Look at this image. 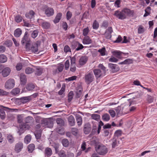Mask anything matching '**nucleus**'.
Masks as SVG:
<instances>
[{
	"instance_id": "nucleus-1",
	"label": "nucleus",
	"mask_w": 157,
	"mask_h": 157,
	"mask_svg": "<svg viewBox=\"0 0 157 157\" xmlns=\"http://www.w3.org/2000/svg\"><path fill=\"white\" fill-rule=\"evenodd\" d=\"M25 123L22 124L20 128L25 130L29 129L34 122L33 117L31 116H28L24 119Z\"/></svg>"
},
{
	"instance_id": "nucleus-2",
	"label": "nucleus",
	"mask_w": 157,
	"mask_h": 157,
	"mask_svg": "<svg viewBox=\"0 0 157 157\" xmlns=\"http://www.w3.org/2000/svg\"><path fill=\"white\" fill-rule=\"evenodd\" d=\"M96 150L99 155H104L106 154L108 151L107 148L103 144L99 145L95 147Z\"/></svg>"
},
{
	"instance_id": "nucleus-3",
	"label": "nucleus",
	"mask_w": 157,
	"mask_h": 157,
	"mask_svg": "<svg viewBox=\"0 0 157 157\" xmlns=\"http://www.w3.org/2000/svg\"><path fill=\"white\" fill-rule=\"evenodd\" d=\"M84 78L86 83L87 84H89L94 81V78L93 73L90 72H88L85 75Z\"/></svg>"
},
{
	"instance_id": "nucleus-4",
	"label": "nucleus",
	"mask_w": 157,
	"mask_h": 157,
	"mask_svg": "<svg viewBox=\"0 0 157 157\" xmlns=\"http://www.w3.org/2000/svg\"><path fill=\"white\" fill-rule=\"evenodd\" d=\"M15 81L13 79H9L5 82L4 87L7 89H10L13 88L15 86Z\"/></svg>"
},
{
	"instance_id": "nucleus-5",
	"label": "nucleus",
	"mask_w": 157,
	"mask_h": 157,
	"mask_svg": "<svg viewBox=\"0 0 157 157\" xmlns=\"http://www.w3.org/2000/svg\"><path fill=\"white\" fill-rule=\"evenodd\" d=\"M37 22L40 25H41L42 27L44 29H48L49 28L50 26V24L49 23L44 21L42 19H38Z\"/></svg>"
},
{
	"instance_id": "nucleus-6",
	"label": "nucleus",
	"mask_w": 157,
	"mask_h": 157,
	"mask_svg": "<svg viewBox=\"0 0 157 157\" xmlns=\"http://www.w3.org/2000/svg\"><path fill=\"white\" fill-rule=\"evenodd\" d=\"M113 54L115 56L119 58H121L123 56L128 54V53H124L120 51L116 50L112 52Z\"/></svg>"
},
{
	"instance_id": "nucleus-7",
	"label": "nucleus",
	"mask_w": 157,
	"mask_h": 157,
	"mask_svg": "<svg viewBox=\"0 0 157 157\" xmlns=\"http://www.w3.org/2000/svg\"><path fill=\"white\" fill-rule=\"evenodd\" d=\"M93 72L96 78L97 79L98 78L102 77L104 75V74L105 73L102 72L99 69H95L94 70Z\"/></svg>"
},
{
	"instance_id": "nucleus-8",
	"label": "nucleus",
	"mask_w": 157,
	"mask_h": 157,
	"mask_svg": "<svg viewBox=\"0 0 157 157\" xmlns=\"http://www.w3.org/2000/svg\"><path fill=\"white\" fill-rule=\"evenodd\" d=\"M123 13L124 15L125 18H126L127 16H133L134 12L133 10H131L130 9L127 8L124 9L122 10Z\"/></svg>"
},
{
	"instance_id": "nucleus-9",
	"label": "nucleus",
	"mask_w": 157,
	"mask_h": 157,
	"mask_svg": "<svg viewBox=\"0 0 157 157\" xmlns=\"http://www.w3.org/2000/svg\"><path fill=\"white\" fill-rule=\"evenodd\" d=\"M23 147V144L21 142L17 143L15 145L14 150L17 153L20 152Z\"/></svg>"
},
{
	"instance_id": "nucleus-10",
	"label": "nucleus",
	"mask_w": 157,
	"mask_h": 157,
	"mask_svg": "<svg viewBox=\"0 0 157 157\" xmlns=\"http://www.w3.org/2000/svg\"><path fill=\"white\" fill-rule=\"evenodd\" d=\"M114 15L120 19L122 20L125 19L124 15L123 13L122 10L121 11H120L119 10L116 11L115 12Z\"/></svg>"
},
{
	"instance_id": "nucleus-11",
	"label": "nucleus",
	"mask_w": 157,
	"mask_h": 157,
	"mask_svg": "<svg viewBox=\"0 0 157 157\" xmlns=\"http://www.w3.org/2000/svg\"><path fill=\"white\" fill-rule=\"evenodd\" d=\"M108 66L113 72H117L119 70V67L116 64L110 63L109 64Z\"/></svg>"
},
{
	"instance_id": "nucleus-12",
	"label": "nucleus",
	"mask_w": 157,
	"mask_h": 157,
	"mask_svg": "<svg viewBox=\"0 0 157 157\" xmlns=\"http://www.w3.org/2000/svg\"><path fill=\"white\" fill-rule=\"evenodd\" d=\"M59 157H74V155L73 153H70L67 156L65 152L63 151H60L58 154Z\"/></svg>"
},
{
	"instance_id": "nucleus-13",
	"label": "nucleus",
	"mask_w": 157,
	"mask_h": 157,
	"mask_svg": "<svg viewBox=\"0 0 157 157\" xmlns=\"http://www.w3.org/2000/svg\"><path fill=\"white\" fill-rule=\"evenodd\" d=\"M45 13L48 17L52 16L54 14V10L52 8H48L45 11Z\"/></svg>"
},
{
	"instance_id": "nucleus-14",
	"label": "nucleus",
	"mask_w": 157,
	"mask_h": 157,
	"mask_svg": "<svg viewBox=\"0 0 157 157\" xmlns=\"http://www.w3.org/2000/svg\"><path fill=\"white\" fill-rule=\"evenodd\" d=\"M92 40L88 36H84L82 40V43L85 44H90L92 43Z\"/></svg>"
},
{
	"instance_id": "nucleus-15",
	"label": "nucleus",
	"mask_w": 157,
	"mask_h": 157,
	"mask_svg": "<svg viewBox=\"0 0 157 157\" xmlns=\"http://www.w3.org/2000/svg\"><path fill=\"white\" fill-rule=\"evenodd\" d=\"M11 71L10 68L9 67H6L2 70V75L4 77L7 76Z\"/></svg>"
},
{
	"instance_id": "nucleus-16",
	"label": "nucleus",
	"mask_w": 157,
	"mask_h": 157,
	"mask_svg": "<svg viewBox=\"0 0 157 157\" xmlns=\"http://www.w3.org/2000/svg\"><path fill=\"white\" fill-rule=\"evenodd\" d=\"M88 60V58L86 56H82L79 60V63L81 65H83L86 63Z\"/></svg>"
},
{
	"instance_id": "nucleus-17",
	"label": "nucleus",
	"mask_w": 157,
	"mask_h": 157,
	"mask_svg": "<svg viewBox=\"0 0 157 157\" xmlns=\"http://www.w3.org/2000/svg\"><path fill=\"white\" fill-rule=\"evenodd\" d=\"M20 80L21 85H25L26 82V76L23 74H21L20 76Z\"/></svg>"
},
{
	"instance_id": "nucleus-18",
	"label": "nucleus",
	"mask_w": 157,
	"mask_h": 157,
	"mask_svg": "<svg viewBox=\"0 0 157 157\" xmlns=\"http://www.w3.org/2000/svg\"><path fill=\"white\" fill-rule=\"evenodd\" d=\"M68 121L69 124L71 126H73L75 125V119L73 116L71 115L68 117Z\"/></svg>"
},
{
	"instance_id": "nucleus-19",
	"label": "nucleus",
	"mask_w": 157,
	"mask_h": 157,
	"mask_svg": "<svg viewBox=\"0 0 157 157\" xmlns=\"http://www.w3.org/2000/svg\"><path fill=\"white\" fill-rule=\"evenodd\" d=\"M91 130L90 125L89 123L86 124L84 125L83 131L85 134H88Z\"/></svg>"
},
{
	"instance_id": "nucleus-20",
	"label": "nucleus",
	"mask_w": 157,
	"mask_h": 157,
	"mask_svg": "<svg viewBox=\"0 0 157 157\" xmlns=\"http://www.w3.org/2000/svg\"><path fill=\"white\" fill-rule=\"evenodd\" d=\"M52 151L51 148L48 147L45 148L44 150L45 156L47 157H49L52 155Z\"/></svg>"
},
{
	"instance_id": "nucleus-21",
	"label": "nucleus",
	"mask_w": 157,
	"mask_h": 157,
	"mask_svg": "<svg viewBox=\"0 0 157 157\" xmlns=\"http://www.w3.org/2000/svg\"><path fill=\"white\" fill-rule=\"evenodd\" d=\"M35 13L33 10H30L29 12L26 13L25 17L31 19L34 17Z\"/></svg>"
},
{
	"instance_id": "nucleus-22",
	"label": "nucleus",
	"mask_w": 157,
	"mask_h": 157,
	"mask_svg": "<svg viewBox=\"0 0 157 157\" xmlns=\"http://www.w3.org/2000/svg\"><path fill=\"white\" fill-rule=\"evenodd\" d=\"M62 15V14L61 13H59L57 14L55 19L53 21L55 23H57L59 21L61 18Z\"/></svg>"
},
{
	"instance_id": "nucleus-23",
	"label": "nucleus",
	"mask_w": 157,
	"mask_h": 157,
	"mask_svg": "<svg viewBox=\"0 0 157 157\" xmlns=\"http://www.w3.org/2000/svg\"><path fill=\"white\" fill-rule=\"evenodd\" d=\"M29 42H30V40L29 39L27 34H25L22 39L21 43L22 44H23Z\"/></svg>"
},
{
	"instance_id": "nucleus-24",
	"label": "nucleus",
	"mask_w": 157,
	"mask_h": 157,
	"mask_svg": "<svg viewBox=\"0 0 157 157\" xmlns=\"http://www.w3.org/2000/svg\"><path fill=\"white\" fill-rule=\"evenodd\" d=\"M76 120L78 125L79 126L82 124V119L81 116L78 114L76 115Z\"/></svg>"
},
{
	"instance_id": "nucleus-25",
	"label": "nucleus",
	"mask_w": 157,
	"mask_h": 157,
	"mask_svg": "<svg viewBox=\"0 0 157 157\" xmlns=\"http://www.w3.org/2000/svg\"><path fill=\"white\" fill-rule=\"evenodd\" d=\"M22 33V31L20 28L17 29L14 32V36L16 37H18L20 36Z\"/></svg>"
},
{
	"instance_id": "nucleus-26",
	"label": "nucleus",
	"mask_w": 157,
	"mask_h": 157,
	"mask_svg": "<svg viewBox=\"0 0 157 157\" xmlns=\"http://www.w3.org/2000/svg\"><path fill=\"white\" fill-rule=\"evenodd\" d=\"M45 124L47 125V127L49 128H52L53 127V122L51 121L48 120H45L44 121Z\"/></svg>"
},
{
	"instance_id": "nucleus-27",
	"label": "nucleus",
	"mask_w": 157,
	"mask_h": 157,
	"mask_svg": "<svg viewBox=\"0 0 157 157\" xmlns=\"http://www.w3.org/2000/svg\"><path fill=\"white\" fill-rule=\"evenodd\" d=\"M31 50L34 53H37L38 50V44H36L33 45L31 48Z\"/></svg>"
},
{
	"instance_id": "nucleus-28",
	"label": "nucleus",
	"mask_w": 157,
	"mask_h": 157,
	"mask_svg": "<svg viewBox=\"0 0 157 157\" xmlns=\"http://www.w3.org/2000/svg\"><path fill=\"white\" fill-rule=\"evenodd\" d=\"M11 92L13 95H16L19 94L20 89L18 88H15L12 90Z\"/></svg>"
},
{
	"instance_id": "nucleus-29",
	"label": "nucleus",
	"mask_w": 157,
	"mask_h": 157,
	"mask_svg": "<svg viewBox=\"0 0 157 157\" xmlns=\"http://www.w3.org/2000/svg\"><path fill=\"white\" fill-rule=\"evenodd\" d=\"M35 146L33 144H29L28 147V150L29 153L32 152L35 149Z\"/></svg>"
},
{
	"instance_id": "nucleus-30",
	"label": "nucleus",
	"mask_w": 157,
	"mask_h": 157,
	"mask_svg": "<svg viewBox=\"0 0 157 157\" xmlns=\"http://www.w3.org/2000/svg\"><path fill=\"white\" fill-rule=\"evenodd\" d=\"M56 121L57 124L60 126H64V121L61 118H57Z\"/></svg>"
},
{
	"instance_id": "nucleus-31",
	"label": "nucleus",
	"mask_w": 157,
	"mask_h": 157,
	"mask_svg": "<svg viewBox=\"0 0 157 157\" xmlns=\"http://www.w3.org/2000/svg\"><path fill=\"white\" fill-rule=\"evenodd\" d=\"M90 32L89 29L88 27H87L83 29L82 30V35L83 36H88L87 35L89 34Z\"/></svg>"
},
{
	"instance_id": "nucleus-32",
	"label": "nucleus",
	"mask_w": 157,
	"mask_h": 157,
	"mask_svg": "<svg viewBox=\"0 0 157 157\" xmlns=\"http://www.w3.org/2000/svg\"><path fill=\"white\" fill-rule=\"evenodd\" d=\"M7 60V58L4 54H1L0 55V62L1 63H4L6 62Z\"/></svg>"
},
{
	"instance_id": "nucleus-33",
	"label": "nucleus",
	"mask_w": 157,
	"mask_h": 157,
	"mask_svg": "<svg viewBox=\"0 0 157 157\" xmlns=\"http://www.w3.org/2000/svg\"><path fill=\"white\" fill-rule=\"evenodd\" d=\"M31 139V136L30 135H27L24 138V142L25 143L28 144L29 143Z\"/></svg>"
},
{
	"instance_id": "nucleus-34",
	"label": "nucleus",
	"mask_w": 157,
	"mask_h": 157,
	"mask_svg": "<svg viewBox=\"0 0 157 157\" xmlns=\"http://www.w3.org/2000/svg\"><path fill=\"white\" fill-rule=\"evenodd\" d=\"M110 116L109 114L105 113L102 116V120L105 121H108L110 120Z\"/></svg>"
},
{
	"instance_id": "nucleus-35",
	"label": "nucleus",
	"mask_w": 157,
	"mask_h": 157,
	"mask_svg": "<svg viewBox=\"0 0 157 157\" xmlns=\"http://www.w3.org/2000/svg\"><path fill=\"white\" fill-rule=\"evenodd\" d=\"M23 19L22 17L19 15H17L15 17V21L17 23L21 22Z\"/></svg>"
},
{
	"instance_id": "nucleus-36",
	"label": "nucleus",
	"mask_w": 157,
	"mask_h": 157,
	"mask_svg": "<svg viewBox=\"0 0 157 157\" xmlns=\"http://www.w3.org/2000/svg\"><path fill=\"white\" fill-rule=\"evenodd\" d=\"M99 27V24L98 22L95 20L93 22L92 25L93 28L94 29H97Z\"/></svg>"
},
{
	"instance_id": "nucleus-37",
	"label": "nucleus",
	"mask_w": 157,
	"mask_h": 157,
	"mask_svg": "<svg viewBox=\"0 0 157 157\" xmlns=\"http://www.w3.org/2000/svg\"><path fill=\"white\" fill-rule=\"evenodd\" d=\"M35 86L33 84H28L26 87V88L29 91L33 90L35 88Z\"/></svg>"
},
{
	"instance_id": "nucleus-38",
	"label": "nucleus",
	"mask_w": 157,
	"mask_h": 157,
	"mask_svg": "<svg viewBox=\"0 0 157 157\" xmlns=\"http://www.w3.org/2000/svg\"><path fill=\"white\" fill-rule=\"evenodd\" d=\"M91 117L92 119L97 121H98L99 120L100 118V115L98 114H92Z\"/></svg>"
},
{
	"instance_id": "nucleus-39",
	"label": "nucleus",
	"mask_w": 157,
	"mask_h": 157,
	"mask_svg": "<svg viewBox=\"0 0 157 157\" xmlns=\"http://www.w3.org/2000/svg\"><path fill=\"white\" fill-rule=\"evenodd\" d=\"M0 117L2 119H4L5 117V113L3 109H0Z\"/></svg>"
},
{
	"instance_id": "nucleus-40",
	"label": "nucleus",
	"mask_w": 157,
	"mask_h": 157,
	"mask_svg": "<svg viewBox=\"0 0 157 157\" xmlns=\"http://www.w3.org/2000/svg\"><path fill=\"white\" fill-rule=\"evenodd\" d=\"M34 70L31 67H28L25 70V72L26 74H31L34 71Z\"/></svg>"
},
{
	"instance_id": "nucleus-41",
	"label": "nucleus",
	"mask_w": 157,
	"mask_h": 157,
	"mask_svg": "<svg viewBox=\"0 0 157 157\" xmlns=\"http://www.w3.org/2000/svg\"><path fill=\"white\" fill-rule=\"evenodd\" d=\"M62 143L63 146L65 147H67L68 146L69 144L68 140L66 139H63L62 140Z\"/></svg>"
},
{
	"instance_id": "nucleus-42",
	"label": "nucleus",
	"mask_w": 157,
	"mask_h": 157,
	"mask_svg": "<svg viewBox=\"0 0 157 157\" xmlns=\"http://www.w3.org/2000/svg\"><path fill=\"white\" fill-rule=\"evenodd\" d=\"M7 139L10 143H12L14 141V139L13 136L11 135H9L7 136Z\"/></svg>"
},
{
	"instance_id": "nucleus-43",
	"label": "nucleus",
	"mask_w": 157,
	"mask_h": 157,
	"mask_svg": "<svg viewBox=\"0 0 157 157\" xmlns=\"http://www.w3.org/2000/svg\"><path fill=\"white\" fill-rule=\"evenodd\" d=\"M151 10V7L149 6H147L146 9L145 10V13H144V16L146 17L148 16L150 13V11Z\"/></svg>"
},
{
	"instance_id": "nucleus-44",
	"label": "nucleus",
	"mask_w": 157,
	"mask_h": 157,
	"mask_svg": "<svg viewBox=\"0 0 157 157\" xmlns=\"http://www.w3.org/2000/svg\"><path fill=\"white\" fill-rule=\"evenodd\" d=\"M122 132L121 130H118L115 131L114 133V136L115 137H118L121 136L122 134Z\"/></svg>"
},
{
	"instance_id": "nucleus-45",
	"label": "nucleus",
	"mask_w": 157,
	"mask_h": 157,
	"mask_svg": "<svg viewBox=\"0 0 157 157\" xmlns=\"http://www.w3.org/2000/svg\"><path fill=\"white\" fill-rule=\"evenodd\" d=\"M147 100L148 103H152L153 101L154 98L153 96L150 95H148Z\"/></svg>"
},
{
	"instance_id": "nucleus-46",
	"label": "nucleus",
	"mask_w": 157,
	"mask_h": 157,
	"mask_svg": "<svg viewBox=\"0 0 157 157\" xmlns=\"http://www.w3.org/2000/svg\"><path fill=\"white\" fill-rule=\"evenodd\" d=\"M35 135L37 139H40L41 136V132L40 131H35Z\"/></svg>"
},
{
	"instance_id": "nucleus-47",
	"label": "nucleus",
	"mask_w": 157,
	"mask_h": 157,
	"mask_svg": "<svg viewBox=\"0 0 157 157\" xmlns=\"http://www.w3.org/2000/svg\"><path fill=\"white\" fill-rule=\"evenodd\" d=\"M4 44L8 47H10L12 46V42L11 40H7L4 42Z\"/></svg>"
},
{
	"instance_id": "nucleus-48",
	"label": "nucleus",
	"mask_w": 157,
	"mask_h": 157,
	"mask_svg": "<svg viewBox=\"0 0 157 157\" xmlns=\"http://www.w3.org/2000/svg\"><path fill=\"white\" fill-rule=\"evenodd\" d=\"M138 33L139 34L143 33L144 32V27L141 25L139 26L138 28Z\"/></svg>"
},
{
	"instance_id": "nucleus-49",
	"label": "nucleus",
	"mask_w": 157,
	"mask_h": 157,
	"mask_svg": "<svg viewBox=\"0 0 157 157\" xmlns=\"http://www.w3.org/2000/svg\"><path fill=\"white\" fill-rule=\"evenodd\" d=\"M73 92L71 91L69 92L68 94V101L69 102H70L71 101L73 98Z\"/></svg>"
},
{
	"instance_id": "nucleus-50",
	"label": "nucleus",
	"mask_w": 157,
	"mask_h": 157,
	"mask_svg": "<svg viewBox=\"0 0 157 157\" xmlns=\"http://www.w3.org/2000/svg\"><path fill=\"white\" fill-rule=\"evenodd\" d=\"M72 134L74 136H76L78 132V129L76 128H73L71 129Z\"/></svg>"
},
{
	"instance_id": "nucleus-51",
	"label": "nucleus",
	"mask_w": 157,
	"mask_h": 157,
	"mask_svg": "<svg viewBox=\"0 0 157 157\" xmlns=\"http://www.w3.org/2000/svg\"><path fill=\"white\" fill-rule=\"evenodd\" d=\"M105 48H103L101 49H99L98 50V52H100L101 55L103 56L105 55Z\"/></svg>"
},
{
	"instance_id": "nucleus-52",
	"label": "nucleus",
	"mask_w": 157,
	"mask_h": 157,
	"mask_svg": "<svg viewBox=\"0 0 157 157\" xmlns=\"http://www.w3.org/2000/svg\"><path fill=\"white\" fill-rule=\"evenodd\" d=\"M65 69L66 70H68L70 67V63L69 60H67L64 64Z\"/></svg>"
},
{
	"instance_id": "nucleus-53",
	"label": "nucleus",
	"mask_w": 157,
	"mask_h": 157,
	"mask_svg": "<svg viewBox=\"0 0 157 157\" xmlns=\"http://www.w3.org/2000/svg\"><path fill=\"white\" fill-rule=\"evenodd\" d=\"M8 92L0 89V96H4L8 95Z\"/></svg>"
},
{
	"instance_id": "nucleus-54",
	"label": "nucleus",
	"mask_w": 157,
	"mask_h": 157,
	"mask_svg": "<svg viewBox=\"0 0 157 157\" xmlns=\"http://www.w3.org/2000/svg\"><path fill=\"white\" fill-rule=\"evenodd\" d=\"M108 22L106 21H103V22L101 26V27H104L105 28H106L108 26Z\"/></svg>"
},
{
	"instance_id": "nucleus-55",
	"label": "nucleus",
	"mask_w": 157,
	"mask_h": 157,
	"mask_svg": "<svg viewBox=\"0 0 157 157\" xmlns=\"http://www.w3.org/2000/svg\"><path fill=\"white\" fill-rule=\"evenodd\" d=\"M23 116L22 115H18L17 117V120L18 123H21L23 120Z\"/></svg>"
},
{
	"instance_id": "nucleus-56",
	"label": "nucleus",
	"mask_w": 157,
	"mask_h": 157,
	"mask_svg": "<svg viewBox=\"0 0 157 157\" xmlns=\"http://www.w3.org/2000/svg\"><path fill=\"white\" fill-rule=\"evenodd\" d=\"M65 85L63 86V85L62 87L61 88V89L58 92L59 94V95H62L65 91Z\"/></svg>"
},
{
	"instance_id": "nucleus-57",
	"label": "nucleus",
	"mask_w": 157,
	"mask_h": 157,
	"mask_svg": "<svg viewBox=\"0 0 157 157\" xmlns=\"http://www.w3.org/2000/svg\"><path fill=\"white\" fill-rule=\"evenodd\" d=\"M72 13L69 11L67 12L66 14V18L67 20H69L72 17Z\"/></svg>"
},
{
	"instance_id": "nucleus-58",
	"label": "nucleus",
	"mask_w": 157,
	"mask_h": 157,
	"mask_svg": "<svg viewBox=\"0 0 157 157\" xmlns=\"http://www.w3.org/2000/svg\"><path fill=\"white\" fill-rule=\"evenodd\" d=\"M76 69V64H71L70 71L72 72H74Z\"/></svg>"
},
{
	"instance_id": "nucleus-59",
	"label": "nucleus",
	"mask_w": 157,
	"mask_h": 157,
	"mask_svg": "<svg viewBox=\"0 0 157 157\" xmlns=\"http://www.w3.org/2000/svg\"><path fill=\"white\" fill-rule=\"evenodd\" d=\"M38 34V31L36 30H35L32 33L31 36L33 38H35L37 36Z\"/></svg>"
},
{
	"instance_id": "nucleus-60",
	"label": "nucleus",
	"mask_w": 157,
	"mask_h": 157,
	"mask_svg": "<svg viewBox=\"0 0 157 157\" xmlns=\"http://www.w3.org/2000/svg\"><path fill=\"white\" fill-rule=\"evenodd\" d=\"M64 65L63 64H60L58 66L57 69L59 72H62L63 69Z\"/></svg>"
},
{
	"instance_id": "nucleus-61",
	"label": "nucleus",
	"mask_w": 157,
	"mask_h": 157,
	"mask_svg": "<svg viewBox=\"0 0 157 157\" xmlns=\"http://www.w3.org/2000/svg\"><path fill=\"white\" fill-rule=\"evenodd\" d=\"M76 78L77 76H73L70 77H69L68 78H66V80H67L68 81H71L75 80L76 79Z\"/></svg>"
},
{
	"instance_id": "nucleus-62",
	"label": "nucleus",
	"mask_w": 157,
	"mask_h": 157,
	"mask_svg": "<svg viewBox=\"0 0 157 157\" xmlns=\"http://www.w3.org/2000/svg\"><path fill=\"white\" fill-rule=\"evenodd\" d=\"M84 47L82 45L78 43L77 44V48H76V50L79 51L82 49Z\"/></svg>"
},
{
	"instance_id": "nucleus-63",
	"label": "nucleus",
	"mask_w": 157,
	"mask_h": 157,
	"mask_svg": "<svg viewBox=\"0 0 157 157\" xmlns=\"http://www.w3.org/2000/svg\"><path fill=\"white\" fill-rule=\"evenodd\" d=\"M105 35L106 38L107 39H109L112 36L111 34L105 31Z\"/></svg>"
},
{
	"instance_id": "nucleus-64",
	"label": "nucleus",
	"mask_w": 157,
	"mask_h": 157,
	"mask_svg": "<svg viewBox=\"0 0 157 157\" xmlns=\"http://www.w3.org/2000/svg\"><path fill=\"white\" fill-rule=\"evenodd\" d=\"M22 67V65L21 63H17L16 66V68L17 71H20Z\"/></svg>"
}]
</instances>
